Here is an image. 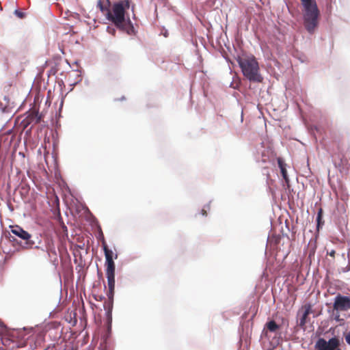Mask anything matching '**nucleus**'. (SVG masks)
I'll use <instances>...</instances> for the list:
<instances>
[{
	"label": "nucleus",
	"mask_w": 350,
	"mask_h": 350,
	"mask_svg": "<svg viewBox=\"0 0 350 350\" xmlns=\"http://www.w3.org/2000/svg\"><path fill=\"white\" fill-rule=\"evenodd\" d=\"M131 3L132 0H98L96 6L111 25L129 36H135L137 31L128 13Z\"/></svg>",
	"instance_id": "nucleus-1"
},
{
	"label": "nucleus",
	"mask_w": 350,
	"mask_h": 350,
	"mask_svg": "<svg viewBox=\"0 0 350 350\" xmlns=\"http://www.w3.org/2000/svg\"><path fill=\"white\" fill-rule=\"evenodd\" d=\"M302 5V19L305 29L313 34L319 25L320 10L316 0H300Z\"/></svg>",
	"instance_id": "nucleus-2"
},
{
	"label": "nucleus",
	"mask_w": 350,
	"mask_h": 350,
	"mask_svg": "<svg viewBox=\"0 0 350 350\" xmlns=\"http://www.w3.org/2000/svg\"><path fill=\"white\" fill-rule=\"evenodd\" d=\"M235 59L245 79L250 83H259L263 81L264 78L260 72L259 64L254 55H250L245 57L237 55Z\"/></svg>",
	"instance_id": "nucleus-3"
},
{
	"label": "nucleus",
	"mask_w": 350,
	"mask_h": 350,
	"mask_svg": "<svg viewBox=\"0 0 350 350\" xmlns=\"http://www.w3.org/2000/svg\"><path fill=\"white\" fill-rule=\"evenodd\" d=\"M332 309L334 320L337 322L342 321L343 319L340 318V313L350 310V295L337 293L334 298Z\"/></svg>",
	"instance_id": "nucleus-4"
},
{
	"label": "nucleus",
	"mask_w": 350,
	"mask_h": 350,
	"mask_svg": "<svg viewBox=\"0 0 350 350\" xmlns=\"http://www.w3.org/2000/svg\"><path fill=\"white\" fill-rule=\"evenodd\" d=\"M102 245L105 252L106 258V275L107 278V283L111 286L113 282H115V263L113 260V252L108 248L105 239L103 237Z\"/></svg>",
	"instance_id": "nucleus-5"
},
{
	"label": "nucleus",
	"mask_w": 350,
	"mask_h": 350,
	"mask_svg": "<svg viewBox=\"0 0 350 350\" xmlns=\"http://www.w3.org/2000/svg\"><path fill=\"white\" fill-rule=\"evenodd\" d=\"M71 215L74 219H96L93 214L90 212L88 207L76 199V202L74 203L72 208H70Z\"/></svg>",
	"instance_id": "nucleus-6"
},
{
	"label": "nucleus",
	"mask_w": 350,
	"mask_h": 350,
	"mask_svg": "<svg viewBox=\"0 0 350 350\" xmlns=\"http://www.w3.org/2000/svg\"><path fill=\"white\" fill-rule=\"evenodd\" d=\"M340 346V338L334 336L328 341L324 338H319L315 344V349L317 350H341Z\"/></svg>",
	"instance_id": "nucleus-7"
},
{
	"label": "nucleus",
	"mask_w": 350,
	"mask_h": 350,
	"mask_svg": "<svg viewBox=\"0 0 350 350\" xmlns=\"http://www.w3.org/2000/svg\"><path fill=\"white\" fill-rule=\"evenodd\" d=\"M49 206L51 207V211L55 215H57V219H62L60 214L59 209V199L56 194H54L51 200L48 202ZM54 219H56L55 217Z\"/></svg>",
	"instance_id": "nucleus-8"
},
{
	"label": "nucleus",
	"mask_w": 350,
	"mask_h": 350,
	"mask_svg": "<svg viewBox=\"0 0 350 350\" xmlns=\"http://www.w3.org/2000/svg\"><path fill=\"white\" fill-rule=\"evenodd\" d=\"M280 174L282 176V185L284 189L286 192L291 193L293 191L291 188V185L290 183V178L288 174L287 170H282L280 172Z\"/></svg>",
	"instance_id": "nucleus-9"
},
{
	"label": "nucleus",
	"mask_w": 350,
	"mask_h": 350,
	"mask_svg": "<svg viewBox=\"0 0 350 350\" xmlns=\"http://www.w3.org/2000/svg\"><path fill=\"white\" fill-rule=\"evenodd\" d=\"M108 287H109V291L107 293V297L109 298L108 303H105L104 308L105 310H107L109 312L111 311L112 308V301H113V297L114 295V289H115V282L112 283V285L109 283H108Z\"/></svg>",
	"instance_id": "nucleus-10"
},
{
	"label": "nucleus",
	"mask_w": 350,
	"mask_h": 350,
	"mask_svg": "<svg viewBox=\"0 0 350 350\" xmlns=\"http://www.w3.org/2000/svg\"><path fill=\"white\" fill-rule=\"evenodd\" d=\"M11 232L23 240H28L31 235L18 226H12Z\"/></svg>",
	"instance_id": "nucleus-11"
},
{
	"label": "nucleus",
	"mask_w": 350,
	"mask_h": 350,
	"mask_svg": "<svg viewBox=\"0 0 350 350\" xmlns=\"http://www.w3.org/2000/svg\"><path fill=\"white\" fill-rule=\"evenodd\" d=\"M317 247V238L311 239L308 244L306 252L308 254L309 258L314 256Z\"/></svg>",
	"instance_id": "nucleus-12"
},
{
	"label": "nucleus",
	"mask_w": 350,
	"mask_h": 350,
	"mask_svg": "<svg viewBox=\"0 0 350 350\" xmlns=\"http://www.w3.org/2000/svg\"><path fill=\"white\" fill-rule=\"evenodd\" d=\"M311 312V306L310 304L304 306V312L302 317L300 319L299 325V327L304 328L306 323V319Z\"/></svg>",
	"instance_id": "nucleus-13"
},
{
	"label": "nucleus",
	"mask_w": 350,
	"mask_h": 350,
	"mask_svg": "<svg viewBox=\"0 0 350 350\" xmlns=\"http://www.w3.org/2000/svg\"><path fill=\"white\" fill-rule=\"evenodd\" d=\"M211 206H210V202L204 204L202 207V208L198 211L195 216H202V217H207L208 216V212L210 211Z\"/></svg>",
	"instance_id": "nucleus-14"
},
{
	"label": "nucleus",
	"mask_w": 350,
	"mask_h": 350,
	"mask_svg": "<svg viewBox=\"0 0 350 350\" xmlns=\"http://www.w3.org/2000/svg\"><path fill=\"white\" fill-rule=\"evenodd\" d=\"M268 331L271 332H275L280 329V326L274 321H270L266 324Z\"/></svg>",
	"instance_id": "nucleus-15"
},
{
	"label": "nucleus",
	"mask_w": 350,
	"mask_h": 350,
	"mask_svg": "<svg viewBox=\"0 0 350 350\" xmlns=\"http://www.w3.org/2000/svg\"><path fill=\"white\" fill-rule=\"evenodd\" d=\"M72 70L74 72H79V74H77V77H78L79 79L77 81H75L74 82H72L70 84V88L69 90V92H72L73 90L74 87L82 81V77H81V75L82 72V70L79 68L73 69Z\"/></svg>",
	"instance_id": "nucleus-16"
},
{
	"label": "nucleus",
	"mask_w": 350,
	"mask_h": 350,
	"mask_svg": "<svg viewBox=\"0 0 350 350\" xmlns=\"http://www.w3.org/2000/svg\"><path fill=\"white\" fill-rule=\"evenodd\" d=\"M277 163L278 166L280 168V171L281 172L282 170H286V163H285V161L282 157H278L277 158Z\"/></svg>",
	"instance_id": "nucleus-17"
},
{
	"label": "nucleus",
	"mask_w": 350,
	"mask_h": 350,
	"mask_svg": "<svg viewBox=\"0 0 350 350\" xmlns=\"http://www.w3.org/2000/svg\"><path fill=\"white\" fill-rule=\"evenodd\" d=\"M14 14L21 19L24 18L26 16V13L20 9H16L14 12Z\"/></svg>",
	"instance_id": "nucleus-18"
},
{
	"label": "nucleus",
	"mask_w": 350,
	"mask_h": 350,
	"mask_svg": "<svg viewBox=\"0 0 350 350\" xmlns=\"http://www.w3.org/2000/svg\"><path fill=\"white\" fill-rule=\"evenodd\" d=\"M35 123H39L42 118V115L39 112V110L37 109L35 111Z\"/></svg>",
	"instance_id": "nucleus-19"
},
{
	"label": "nucleus",
	"mask_w": 350,
	"mask_h": 350,
	"mask_svg": "<svg viewBox=\"0 0 350 350\" xmlns=\"http://www.w3.org/2000/svg\"><path fill=\"white\" fill-rule=\"evenodd\" d=\"M220 53H221V56L226 59V61L228 64H233V62H232V60L230 59V57L228 56V55L226 54V53L225 52V51L223 49L220 51Z\"/></svg>",
	"instance_id": "nucleus-20"
},
{
	"label": "nucleus",
	"mask_w": 350,
	"mask_h": 350,
	"mask_svg": "<svg viewBox=\"0 0 350 350\" xmlns=\"http://www.w3.org/2000/svg\"><path fill=\"white\" fill-rule=\"evenodd\" d=\"M116 29H118L115 26L112 27V26H107V31L113 35V36H115L116 33Z\"/></svg>",
	"instance_id": "nucleus-21"
},
{
	"label": "nucleus",
	"mask_w": 350,
	"mask_h": 350,
	"mask_svg": "<svg viewBox=\"0 0 350 350\" xmlns=\"http://www.w3.org/2000/svg\"><path fill=\"white\" fill-rule=\"evenodd\" d=\"M344 337L345 338L347 343L350 345V331L347 333H345Z\"/></svg>",
	"instance_id": "nucleus-22"
},
{
	"label": "nucleus",
	"mask_w": 350,
	"mask_h": 350,
	"mask_svg": "<svg viewBox=\"0 0 350 350\" xmlns=\"http://www.w3.org/2000/svg\"><path fill=\"white\" fill-rule=\"evenodd\" d=\"M327 254L330 256L331 257H332L333 258H335V254H336V251L334 250H332L331 251L329 252H327Z\"/></svg>",
	"instance_id": "nucleus-23"
},
{
	"label": "nucleus",
	"mask_w": 350,
	"mask_h": 350,
	"mask_svg": "<svg viewBox=\"0 0 350 350\" xmlns=\"http://www.w3.org/2000/svg\"><path fill=\"white\" fill-rule=\"evenodd\" d=\"M94 298L96 301H101L104 299V297L102 296V295H94Z\"/></svg>",
	"instance_id": "nucleus-24"
},
{
	"label": "nucleus",
	"mask_w": 350,
	"mask_h": 350,
	"mask_svg": "<svg viewBox=\"0 0 350 350\" xmlns=\"http://www.w3.org/2000/svg\"><path fill=\"white\" fill-rule=\"evenodd\" d=\"M161 34L165 37V38H167L169 36V32H168V30L163 28V31L161 32Z\"/></svg>",
	"instance_id": "nucleus-25"
},
{
	"label": "nucleus",
	"mask_w": 350,
	"mask_h": 350,
	"mask_svg": "<svg viewBox=\"0 0 350 350\" xmlns=\"http://www.w3.org/2000/svg\"><path fill=\"white\" fill-rule=\"evenodd\" d=\"M57 70L55 68H51L47 72L48 76L51 75H55Z\"/></svg>",
	"instance_id": "nucleus-26"
},
{
	"label": "nucleus",
	"mask_w": 350,
	"mask_h": 350,
	"mask_svg": "<svg viewBox=\"0 0 350 350\" xmlns=\"http://www.w3.org/2000/svg\"><path fill=\"white\" fill-rule=\"evenodd\" d=\"M2 342L4 345H9L10 340L8 338L4 337V338H2Z\"/></svg>",
	"instance_id": "nucleus-27"
},
{
	"label": "nucleus",
	"mask_w": 350,
	"mask_h": 350,
	"mask_svg": "<svg viewBox=\"0 0 350 350\" xmlns=\"http://www.w3.org/2000/svg\"><path fill=\"white\" fill-rule=\"evenodd\" d=\"M322 217H323V215H322V210L319 209V211H318L317 217H316L315 219H322Z\"/></svg>",
	"instance_id": "nucleus-28"
},
{
	"label": "nucleus",
	"mask_w": 350,
	"mask_h": 350,
	"mask_svg": "<svg viewBox=\"0 0 350 350\" xmlns=\"http://www.w3.org/2000/svg\"><path fill=\"white\" fill-rule=\"evenodd\" d=\"M58 84L61 87V89H62V87L65 86L64 82V81L62 79L58 81Z\"/></svg>",
	"instance_id": "nucleus-29"
},
{
	"label": "nucleus",
	"mask_w": 350,
	"mask_h": 350,
	"mask_svg": "<svg viewBox=\"0 0 350 350\" xmlns=\"http://www.w3.org/2000/svg\"><path fill=\"white\" fill-rule=\"evenodd\" d=\"M317 228H319V226H320V225L321 224V223H322V224H323V221H322V220L318 219V220H317Z\"/></svg>",
	"instance_id": "nucleus-30"
},
{
	"label": "nucleus",
	"mask_w": 350,
	"mask_h": 350,
	"mask_svg": "<svg viewBox=\"0 0 350 350\" xmlns=\"http://www.w3.org/2000/svg\"><path fill=\"white\" fill-rule=\"evenodd\" d=\"M64 97H62V100H61L60 105H59V109H62V108L63 105H64Z\"/></svg>",
	"instance_id": "nucleus-31"
},
{
	"label": "nucleus",
	"mask_w": 350,
	"mask_h": 350,
	"mask_svg": "<svg viewBox=\"0 0 350 350\" xmlns=\"http://www.w3.org/2000/svg\"><path fill=\"white\" fill-rule=\"evenodd\" d=\"M0 109L2 110L3 112H5V107H3V103L0 102Z\"/></svg>",
	"instance_id": "nucleus-32"
},
{
	"label": "nucleus",
	"mask_w": 350,
	"mask_h": 350,
	"mask_svg": "<svg viewBox=\"0 0 350 350\" xmlns=\"http://www.w3.org/2000/svg\"><path fill=\"white\" fill-rule=\"evenodd\" d=\"M3 100H4L5 101L8 102V101L10 100V98H9V96H4V97H3Z\"/></svg>",
	"instance_id": "nucleus-33"
},
{
	"label": "nucleus",
	"mask_w": 350,
	"mask_h": 350,
	"mask_svg": "<svg viewBox=\"0 0 350 350\" xmlns=\"http://www.w3.org/2000/svg\"><path fill=\"white\" fill-rule=\"evenodd\" d=\"M3 332V327L0 325V335L2 334Z\"/></svg>",
	"instance_id": "nucleus-34"
},
{
	"label": "nucleus",
	"mask_w": 350,
	"mask_h": 350,
	"mask_svg": "<svg viewBox=\"0 0 350 350\" xmlns=\"http://www.w3.org/2000/svg\"><path fill=\"white\" fill-rule=\"evenodd\" d=\"M62 228H63L64 231H67V228H66V226L64 224V223H63V222H62Z\"/></svg>",
	"instance_id": "nucleus-35"
},
{
	"label": "nucleus",
	"mask_w": 350,
	"mask_h": 350,
	"mask_svg": "<svg viewBox=\"0 0 350 350\" xmlns=\"http://www.w3.org/2000/svg\"><path fill=\"white\" fill-rule=\"evenodd\" d=\"M126 99L124 96H122L120 98L118 99V100H124Z\"/></svg>",
	"instance_id": "nucleus-36"
},
{
	"label": "nucleus",
	"mask_w": 350,
	"mask_h": 350,
	"mask_svg": "<svg viewBox=\"0 0 350 350\" xmlns=\"http://www.w3.org/2000/svg\"><path fill=\"white\" fill-rule=\"evenodd\" d=\"M284 221H285L286 226H288V220L285 219Z\"/></svg>",
	"instance_id": "nucleus-37"
},
{
	"label": "nucleus",
	"mask_w": 350,
	"mask_h": 350,
	"mask_svg": "<svg viewBox=\"0 0 350 350\" xmlns=\"http://www.w3.org/2000/svg\"><path fill=\"white\" fill-rule=\"evenodd\" d=\"M73 64H75V65H79V61L76 60V61L74 62Z\"/></svg>",
	"instance_id": "nucleus-38"
},
{
	"label": "nucleus",
	"mask_w": 350,
	"mask_h": 350,
	"mask_svg": "<svg viewBox=\"0 0 350 350\" xmlns=\"http://www.w3.org/2000/svg\"><path fill=\"white\" fill-rule=\"evenodd\" d=\"M131 11L133 12H134V5H132L131 6Z\"/></svg>",
	"instance_id": "nucleus-39"
},
{
	"label": "nucleus",
	"mask_w": 350,
	"mask_h": 350,
	"mask_svg": "<svg viewBox=\"0 0 350 350\" xmlns=\"http://www.w3.org/2000/svg\"><path fill=\"white\" fill-rule=\"evenodd\" d=\"M314 129H315L317 131H319V129H318V128H317V126H314Z\"/></svg>",
	"instance_id": "nucleus-40"
},
{
	"label": "nucleus",
	"mask_w": 350,
	"mask_h": 350,
	"mask_svg": "<svg viewBox=\"0 0 350 350\" xmlns=\"http://www.w3.org/2000/svg\"><path fill=\"white\" fill-rule=\"evenodd\" d=\"M79 79L78 77H77V75H76V77H75V81H77Z\"/></svg>",
	"instance_id": "nucleus-41"
},
{
	"label": "nucleus",
	"mask_w": 350,
	"mask_h": 350,
	"mask_svg": "<svg viewBox=\"0 0 350 350\" xmlns=\"http://www.w3.org/2000/svg\"><path fill=\"white\" fill-rule=\"evenodd\" d=\"M69 92H70L69 91H68V92H67L66 93V95H65L64 97L65 98V97H66V95H68V94H69Z\"/></svg>",
	"instance_id": "nucleus-42"
},
{
	"label": "nucleus",
	"mask_w": 350,
	"mask_h": 350,
	"mask_svg": "<svg viewBox=\"0 0 350 350\" xmlns=\"http://www.w3.org/2000/svg\"><path fill=\"white\" fill-rule=\"evenodd\" d=\"M69 92H70L69 91H68V92H67L66 93V95H65L64 97L65 98V97H66V95H68V94H69Z\"/></svg>",
	"instance_id": "nucleus-43"
},
{
	"label": "nucleus",
	"mask_w": 350,
	"mask_h": 350,
	"mask_svg": "<svg viewBox=\"0 0 350 350\" xmlns=\"http://www.w3.org/2000/svg\"><path fill=\"white\" fill-rule=\"evenodd\" d=\"M69 92H70L69 91H68V92H67L66 93V95H65L64 97L65 98V97H66V95H68V94H69Z\"/></svg>",
	"instance_id": "nucleus-44"
},
{
	"label": "nucleus",
	"mask_w": 350,
	"mask_h": 350,
	"mask_svg": "<svg viewBox=\"0 0 350 350\" xmlns=\"http://www.w3.org/2000/svg\"><path fill=\"white\" fill-rule=\"evenodd\" d=\"M133 19H135V14H133Z\"/></svg>",
	"instance_id": "nucleus-45"
},
{
	"label": "nucleus",
	"mask_w": 350,
	"mask_h": 350,
	"mask_svg": "<svg viewBox=\"0 0 350 350\" xmlns=\"http://www.w3.org/2000/svg\"><path fill=\"white\" fill-rule=\"evenodd\" d=\"M243 114L241 115V121H243Z\"/></svg>",
	"instance_id": "nucleus-46"
}]
</instances>
